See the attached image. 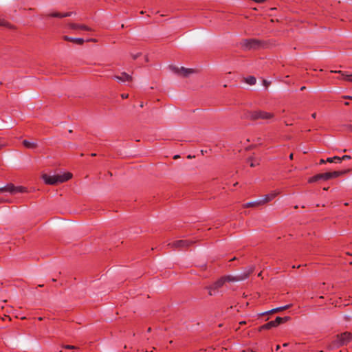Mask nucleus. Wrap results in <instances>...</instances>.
Here are the masks:
<instances>
[{
	"label": "nucleus",
	"instance_id": "f257e3e1",
	"mask_svg": "<svg viewBox=\"0 0 352 352\" xmlns=\"http://www.w3.org/2000/svg\"><path fill=\"white\" fill-rule=\"evenodd\" d=\"M254 271V267H250L248 270H246L244 272L236 275L235 276L228 275L226 276H223L215 281L212 285L208 287V293L210 296L214 295L216 291L221 288L226 282H237L243 280L248 277V276L252 273Z\"/></svg>",
	"mask_w": 352,
	"mask_h": 352
},
{
	"label": "nucleus",
	"instance_id": "f03ea898",
	"mask_svg": "<svg viewBox=\"0 0 352 352\" xmlns=\"http://www.w3.org/2000/svg\"><path fill=\"white\" fill-rule=\"evenodd\" d=\"M72 177V174L69 173H66L63 174H58V175H47L44 174L43 175V179L45 184L54 185L60 183L65 182L69 180Z\"/></svg>",
	"mask_w": 352,
	"mask_h": 352
},
{
	"label": "nucleus",
	"instance_id": "7ed1b4c3",
	"mask_svg": "<svg viewBox=\"0 0 352 352\" xmlns=\"http://www.w3.org/2000/svg\"><path fill=\"white\" fill-rule=\"evenodd\" d=\"M352 340V334L349 332L343 333L337 336V338L333 342L331 348H338L346 344Z\"/></svg>",
	"mask_w": 352,
	"mask_h": 352
},
{
	"label": "nucleus",
	"instance_id": "20e7f679",
	"mask_svg": "<svg viewBox=\"0 0 352 352\" xmlns=\"http://www.w3.org/2000/svg\"><path fill=\"white\" fill-rule=\"evenodd\" d=\"M289 319H290V317H289V316H285V317H283V318L278 316L276 318V319L274 320H272V321L262 325L261 327H260L259 331H262L264 329H270L272 327H276L278 326L280 324L284 323V322L288 321Z\"/></svg>",
	"mask_w": 352,
	"mask_h": 352
},
{
	"label": "nucleus",
	"instance_id": "39448f33",
	"mask_svg": "<svg viewBox=\"0 0 352 352\" xmlns=\"http://www.w3.org/2000/svg\"><path fill=\"white\" fill-rule=\"evenodd\" d=\"M28 190H27L26 188H25L23 186H14L12 184H8V185L4 186L3 188H0L1 192H8L12 195L17 194V193L26 192Z\"/></svg>",
	"mask_w": 352,
	"mask_h": 352
},
{
	"label": "nucleus",
	"instance_id": "423d86ee",
	"mask_svg": "<svg viewBox=\"0 0 352 352\" xmlns=\"http://www.w3.org/2000/svg\"><path fill=\"white\" fill-rule=\"evenodd\" d=\"M192 241L188 239H181L170 242L168 245L174 249H183L190 246L192 244Z\"/></svg>",
	"mask_w": 352,
	"mask_h": 352
},
{
	"label": "nucleus",
	"instance_id": "0eeeda50",
	"mask_svg": "<svg viewBox=\"0 0 352 352\" xmlns=\"http://www.w3.org/2000/svg\"><path fill=\"white\" fill-rule=\"evenodd\" d=\"M248 118L252 120L256 119H263V120H268L272 118V114L270 113L262 111H255L253 112H250L248 116Z\"/></svg>",
	"mask_w": 352,
	"mask_h": 352
},
{
	"label": "nucleus",
	"instance_id": "6e6552de",
	"mask_svg": "<svg viewBox=\"0 0 352 352\" xmlns=\"http://www.w3.org/2000/svg\"><path fill=\"white\" fill-rule=\"evenodd\" d=\"M171 69L177 74L184 77H186L194 72L192 69H186L183 67H179L177 66H172Z\"/></svg>",
	"mask_w": 352,
	"mask_h": 352
},
{
	"label": "nucleus",
	"instance_id": "1a4fd4ad",
	"mask_svg": "<svg viewBox=\"0 0 352 352\" xmlns=\"http://www.w3.org/2000/svg\"><path fill=\"white\" fill-rule=\"evenodd\" d=\"M331 72L340 74V76L337 78L338 80H344L352 82V73L349 74L341 70H331Z\"/></svg>",
	"mask_w": 352,
	"mask_h": 352
},
{
	"label": "nucleus",
	"instance_id": "9d476101",
	"mask_svg": "<svg viewBox=\"0 0 352 352\" xmlns=\"http://www.w3.org/2000/svg\"><path fill=\"white\" fill-rule=\"evenodd\" d=\"M68 28L71 30H85V31H91V28L89 26H87L85 25L82 24H78V23H69Z\"/></svg>",
	"mask_w": 352,
	"mask_h": 352
},
{
	"label": "nucleus",
	"instance_id": "9b49d317",
	"mask_svg": "<svg viewBox=\"0 0 352 352\" xmlns=\"http://www.w3.org/2000/svg\"><path fill=\"white\" fill-rule=\"evenodd\" d=\"M243 46L247 49L256 48L258 46L259 43L256 39H247L243 41Z\"/></svg>",
	"mask_w": 352,
	"mask_h": 352
},
{
	"label": "nucleus",
	"instance_id": "f8f14e48",
	"mask_svg": "<svg viewBox=\"0 0 352 352\" xmlns=\"http://www.w3.org/2000/svg\"><path fill=\"white\" fill-rule=\"evenodd\" d=\"M280 193V191L278 190H274V191H272V192L267 194V195H265L263 199H261V201L263 203V204H265L270 201H272V199H274L278 194Z\"/></svg>",
	"mask_w": 352,
	"mask_h": 352
},
{
	"label": "nucleus",
	"instance_id": "ddd939ff",
	"mask_svg": "<svg viewBox=\"0 0 352 352\" xmlns=\"http://www.w3.org/2000/svg\"><path fill=\"white\" fill-rule=\"evenodd\" d=\"M72 12H65V13H61L56 11L50 12L45 14L47 17H57V18H63V17H67L70 16L72 15Z\"/></svg>",
	"mask_w": 352,
	"mask_h": 352
},
{
	"label": "nucleus",
	"instance_id": "4468645a",
	"mask_svg": "<svg viewBox=\"0 0 352 352\" xmlns=\"http://www.w3.org/2000/svg\"><path fill=\"white\" fill-rule=\"evenodd\" d=\"M120 82H130L132 80V77L126 73H122L120 76H115L113 77Z\"/></svg>",
	"mask_w": 352,
	"mask_h": 352
},
{
	"label": "nucleus",
	"instance_id": "2eb2a0df",
	"mask_svg": "<svg viewBox=\"0 0 352 352\" xmlns=\"http://www.w3.org/2000/svg\"><path fill=\"white\" fill-rule=\"evenodd\" d=\"M63 39L65 41H71V42L79 44V45H82L85 42L84 39L82 38H74V37H70L68 36H64Z\"/></svg>",
	"mask_w": 352,
	"mask_h": 352
},
{
	"label": "nucleus",
	"instance_id": "dca6fc26",
	"mask_svg": "<svg viewBox=\"0 0 352 352\" xmlns=\"http://www.w3.org/2000/svg\"><path fill=\"white\" fill-rule=\"evenodd\" d=\"M261 205H263L261 201V199H258L255 201H251V202H248V203L245 204L243 205V207L244 208L256 207V206H261Z\"/></svg>",
	"mask_w": 352,
	"mask_h": 352
},
{
	"label": "nucleus",
	"instance_id": "f3484780",
	"mask_svg": "<svg viewBox=\"0 0 352 352\" xmlns=\"http://www.w3.org/2000/svg\"><path fill=\"white\" fill-rule=\"evenodd\" d=\"M346 172V170H344V171H333V172L327 173L329 175V179H332V178L338 177L342 175L343 174H344Z\"/></svg>",
	"mask_w": 352,
	"mask_h": 352
},
{
	"label": "nucleus",
	"instance_id": "a211bd4d",
	"mask_svg": "<svg viewBox=\"0 0 352 352\" xmlns=\"http://www.w3.org/2000/svg\"><path fill=\"white\" fill-rule=\"evenodd\" d=\"M23 145L28 148H34L36 146V143L34 142H31L27 140L23 141Z\"/></svg>",
	"mask_w": 352,
	"mask_h": 352
},
{
	"label": "nucleus",
	"instance_id": "6ab92c4d",
	"mask_svg": "<svg viewBox=\"0 0 352 352\" xmlns=\"http://www.w3.org/2000/svg\"><path fill=\"white\" fill-rule=\"evenodd\" d=\"M327 162L329 163H340L342 159L338 156H334L333 157H328Z\"/></svg>",
	"mask_w": 352,
	"mask_h": 352
},
{
	"label": "nucleus",
	"instance_id": "aec40b11",
	"mask_svg": "<svg viewBox=\"0 0 352 352\" xmlns=\"http://www.w3.org/2000/svg\"><path fill=\"white\" fill-rule=\"evenodd\" d=\"M318 176L319 180L320 179H322V180L329 179V175L327 173L318 174Z\"/></svg>",
	"mask_w": 352,
	"mask_h": 352
},
{
	"label": "nucleus",
	"instance_id": "412c9836",
	"mask_svg": "<svg viewBox=\"0 0 352 352\" xmlns=\"http://www.w3.org/2000/svg\"><path fill=\"white\" fill-rule=\"evenodd\" d=\"M245 81L248 84H249L250 85H253L256 83V80L254 77L250 76L245 79Z\"/></svg>",
	"mask_w": 352,
	"mask_h": 352
},
{
	"label": "nucleus",
	"instance_id": "4be33fe9",
	"mask_svg": "<svg viewBox=\"0 0 352 352\" xmlns=\"http://www.w3.org/2000/svg\"><path fill=\"white\" fill-rule=\"evenodd\" d=\"M283 311V308L282 307H277V308H275V309H272L270 311H267L265 313H262L261 315H264V314H271V313H275V312H277V311Z\"/></svg>",
	"mask_w": 352,
	"mask_h": 352
},
{
	"label": "nucleus",
	"instance_id": "5701e85b",
	"mask_svg": "<svg viewBox=\"0 0 352 352\" xmlns=\"http://www.w3.org/2000/svg\"><path fill=\"white\" fill-rule=\"evenodd\" d=\"M248 162L250 163V166L251 167H254V166H256L257 164H258V162H257V161L254 160H253V159H252V158H250V159L248 160Z\"/></svg>",
	"mask_w": 352,
	"mask_h": 352
},
{
	"label": "nucleus",
	"instance_id": "b1692460",
	"mask_svg": "<svg viewBox=\"0 0 352 352\" xmlns=\"http://www.w3.org/2000/svg\"><path fill=\"white\" fill-rule=\"evenodd\" d=\"M318 180H319V179H318V174H317V175L311 177V178H309L308 182L309 183H313V182H317Z\"/></svg>",
	"mask_w": 352,
	"mask_h": 352
},
{
	"label": "nucleus",
	"instance_id": "393cba45",
	"mask_svg": "<svg viewBox=\"0 0 352 352\" xmlns=\"http://www.w3.org/2000/svg\"><path fill=\"white\" fill-rule=\"evenodd\" d=\"M0 25L9 27V23L5 19L0 18Z\"/></svg>",
	"mask_w": 352,
	"mask_h": 352
},
{
	"label": "nucleus",
	"instance_id": "a878e982",
	"mask_svg": "<svg viewBox=\"0 0 352 352\" xmlns=\"http://www.w3.org/2000/svg\"><path fill=\"white\" fill-rule=\"evenodd\" d=\"M342 159V160H349L351 159V156L349 155H343L342 157H340Z\"/></svg>",
	"mask_w": 352,
	"mask_h": 352
},
{
	"label": "nucleus",
	"instance_id": "bb28decb",
	"mask_svg": "<svg viewBox=\"0 0 352 352\" xmlns=\"http://www.w3.org/2000/svg\"><path fill=\"white\" fill-rule=\"evenodd\" d=\"M64 348L67 349H75V346L73 345H66L64 346Z\"/></svg>",
	"mask_w": 352,
	"mask_h": 352
},
{
	"label": "nucleus",
	"instance_id": "cd10ccee",
	"mask_svg": "<svg viewBox=\"0 0 352 352\" xmlns=\"http://www.w3.org/2000/svg\"><path fill=\"white\" fill-rule=\"evenodd\" d=\"M292 307V304H289V305H285V306H283L282 308H283V310H285V309H287L289 308H290Z\"/></svg>",
	"mask_w": 352,
	"mask_h": 352
},
{
	"label": "nucleus",
	"instance_id": "c85d7f7f",
	"mask_svg": "<svg viewBox=\"0 0 352 352\" xmlns=\"http://www.w3.org/2000/svg\"><path fill=\"white\" fill-rule=\"evenodd\" d=\"M129 96V95L127 94H121V97L123 98V99H125V98H127Z\"/></svg>",
	"mask_w": 352,
	"mask_h": 352
},
{
	"label": "nucleus",
	"instance_id": "c756f323",
	"mask_svg": "<svg viewBox=\"0 0 352 352\" xmlns=\"http://www.w3.org/2000/svg\"><path fill=\"white\" fill-rule=\"evenodd\" d=\"M326 162H327V160L322 159V160H320V164H324Z\"/></svg>",
	"mask_w": 352,
	"mask_h": 352
},
{
	"label": "nucleus",
	"instance_id": "7c9ffc66",
	"mask_svg": "<svg viewBox=\"0 0 352 352\" xmlns=\"http://www.w3.org/2000/svg\"><path fill=\"white\" fill-rule=\"evenodd\" d=\"M311 117H312L313 118H316V113H312V114H311Z\"/></svg>",
	"mask_w": 352,
	"mask_h": 352
},
{
	"label": "nucleus",
	"instance_id": "2f4dec72",
	"mask_svg": "<svg viewBox=\"0 0 352 352\" xmlns=\"http://www.w3.org/2000/svg\"><path fill=\"white\" fill-rule=\"evenodd\" d=\"M293 156H294L293 153H291V154L289 155V159H290V160H292V159H293Z\"/></svg>",
	"mask_w": 352,
	"mask_h": 352
},
{
	"label": "nucleus",
	"instance_id": "473e14b6",
	"mask_svg": "<svg viewBox=\"0 0 352 352\" xmlns=\"http://www.w3.org/2000/svg\"><path fill=\"white\" fill-rule=\"evenodd\" d=\"M288 345H289V344H288V343H284V344H283V346L284 347H286V346H287Z\"/></svg>",
	"mask_w": 352,
	"mask_h": 352
},
{
	"label": "nucleus",
	"instance_id": "72a5a7b5",
	"mask_svg": "<svg viewBox=\"0 0 352 352\" xmlns=\"http://www.w3.org/2000/svg\"><path fill=\"white\" fill-rule=\"evenodd\" d=\"M280 345H277V346H276V350H279V349H280Z\"/></svg>",
	"mask_w": 352,
	"mask_h": 352
},
{
	"label": "nucleus",
	"instance_id": "f704fd0d",
	"mask_svg": "<svg viewBox=\"0 0 352 352\" xmlns=\"http://www.w3.org/2000/svg\"><path fill=\"white\" fill-rule=\"evenodd\" d=\"M140 107L141 108H142V107H144V103H143V102H141V103L140 104Z\"/></svg>",
	"mask_w": 352,
	"mask_h": 352
},
{
	"label": "nucleus",
	"instance_id": "c9c22d12",
	"mask_svg": "<svg viewBox=\"0 0 352 352\" xmlns=\"http://www.w3.org/2000/svg\"><path fill=\"white\" fill-rule=\"evenodd\" d=\"M138 56V54L133 56V58L135 59Z\"/></svg>",
	"mask_w": 352,
	"mask_h": 352
},
{
	"label": "nucleus",
	"instance_id": "e433bc0d",
	"mask_svg": "<svg viewBox=\"0 0 352 352\" xmlns=\"http://www.w3.org/2000/svg\"><path fill=\"white\" fill-rule=\"evenodd\" d=\"M254 1H256V2H260L261 1V0H254Z\"/></svg>",
	"mask_w": 352,
	"mask_h": 352
},
{
	"label": "nucleus",
	"instance_id": "4c0bfd02",
	"mask_svg": "<svg viewBox=\"0 0 352 352\" xmlns=\"http://www.w3.org/2000/svg\"><path fill=\"white\" fill-rule=\"evenodd\" d=\"M178 157H179L178 155H175V156L174 157V158H175V159L178 158Z\"/></svg>",
	"mask_w": 352,
	"mask_h": 352
},
{
	"label": "nucleus",
	"instance_id": "58836bf2",
	"mask_svg": "<svg viewBox=\"0 0 352 352\" xmlns=\"http://www.w3.org/2000/svg\"><path fill=\"white\" fill-rule=\"evenodd\" d=\"M91 155H92V156H95V155H96V154H95V153H92V154H91Z\"/></svg>",
	"mask_w": 352,
	"mask_h": 352
},
{
	"label": "nucleus",
	"instance_id": "ea45409f",
	"mask_svg": "<svg viewBox=\"0 0 352 352\" xmlns=\"http://www.w3.org/2000/svg\"><path fill=\"white\" fill-rule=\"evenodd\" d=\"M261 275V272H260L258 276H260Z\"/></svg>",
	"mask_w": 352,
	"mask_h": 352
},
{
	"label": "nucleus",
	"instance_id": "a19ab883",
	"mask_svg": "<svg viewBox=\"0 0 352 352\" xmlns=\"http://www.w3.org/2000/svg\"><path fill=\"white\" fill-rule=\"evenodd\" d=\"M347 98H351V99H352V97H351V96H348Z\"/></svg>",
	"mask_w": 352,
	"mask_h": 352
}]
</instances>
